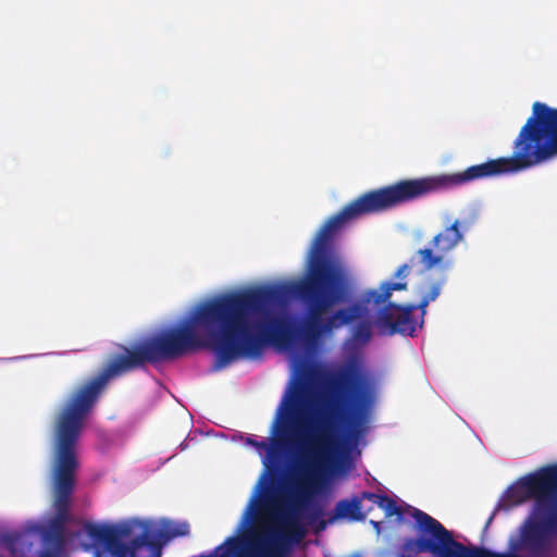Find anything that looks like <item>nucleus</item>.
<instances>
[{"label": "nucleus", "mask_w": 557, "mask_h": 557, "mask_svg": "<svg viewBox=\"0 0 557 557\" xmlns=\"http://www.w3.org/2000/svg\"><path fill=\"white\" fill-rule=\"evenodd\" d=\"M440 190L445 188L433 176L403 180L362 194L330 216L314 237L304 277L292 286L304 308V319L296 332L287 318L274 309L282 298L281 289L265 285L201 302L183 323L152 338L166 360L211 348L219 367L240 358H259L269 345L289 348L299 342L308 350L315 349L324 336L355 321L358 323L352 330L354 341L367 344L372 336L369 306L385 304L393 292L407 289V282H383L379 289H367L358 300L335 310L347 301L350 281L342 260L332 251V240L351 220Z\"/></svg>", "instance_id": "f257e3e1"}, {"label": "nucleus", "mask_w": 557, "mask_h": 557, "mask_svg": "<svg viewBox=\"0 0 557 557\" xmlns=\"http://www.w3.org/2000/svg\"><path fill=\"white\" fill-rule=\"evenodd\" d=\"M329 388L330 399L315 432L300 445L299 476L293 494L276 512L282 529L271 530L240 552V541L231 536L212 552L193 557H287L292 544L304 537L301 511L321 491L330 466L364 434L375 401L371 382L356 367L338 370L329 381Z\"/></svg>", "instance_id": "f03ea898"}, {"label": "nucleus", "mask_w": 557, "mask_h": 557, "mask_svg": "<svg viewBox=\"0 0 557 557\" xmlns=\"http://www.w3.org/2000/svg\"><path fill=\"white\" fill-rule=\"evenodd\" d=\"M166 360L154 339L132 346L117 345V351L106 359L98 373L74 385L66 394L53 423V461L51 487L54 516L42 530L46 541H61L66 522L70 520V506L79 467L77 443L87 418L97 407L109 383L147 363Z\"/></svg>", "instance_id": "7ed1b4c3"}, {"label": "nucleus", "mask_w": 557, "mask_h": 557, "mask_svg": "<svg viewBox=\"0 0 557 557\" xmlns=\"http://www.w3.org/2000/svg\"><path fill=\"white\" fill-rule=\"evenodd\" d=\"M555 157H557V108L553 109L536 101L532 106V114L513 140L510 157L492 159L471 165L462 172L433 175V177L448 189L475 180L517 173Z\"/></svg>", "instance_id": "20e7f679"}, {"label": "nucleus", "mask_w": 557, "mask_h": 557, "mask_svg": "<svg viewBox=\"0 0 557 557\" xmlns=\"http://www.w3.org/2000/svg\"><path fill=\"white\" fill-rule=\"evenodd\" d=\"M85 530L95 544L102 545L113 557H161L163 544L188 535L189 524L168 523L157 530L148 522L134 519L114 525L87 523Z\"/></svg>", "instance_id": "39448f33"}, {"label": "nucleus", "mask_w": 557, "mask_h": 557, "mask_svg": "<svg viewBox=\"0 0 557 557\" xmlns=\"http://www.w3.org/2000/svg\"><path fill=\"white\" fill-rule=\"evenodd\" d=\"M528 499H535L539 509L546 511L557 507V463L544 466L508 486L497 508L509 509Z\"/></svg>", "instance_id": "423d86ee"}, {"label": "nucleus", "mask_w": 557, "mask_h": 557, "mask_svg": "<svg viewBox=\"0 0 557 557\" xmlns=\"http://www.w3.org/2000/svg\"><path fill=\"white\" fill-rule=\"evenodd\" d=\"M416 310L417 306L412 304L397 305L388 302L377 312L375 324L383 335L393 336L401 334L413 336L417 322L412 313Z\"/></svg>", "instance_id": "0eeeda50"}, {"label": "nucleus", "mask_w": 557, "mask_h": 557, "mask_svg": "<svg viewBox=\"0 0 557 557\" xmlns=\"http://www.w3.org/2000/svg\"><path fill=\"white\" fill-rule=\"evenodd\" d=\"M298 380L295 383L293 391L284 398L281 407V425L280 433L283 434L286 431L289 420L297 412L298 408L305 403L310 386L317 377V369L314 366L301 361L298 366Z\"/></svg>", "instance_id": "6e6552de"}, {"label": "nucleus", "mask_w": 557, "mask_h": 557, "mask_svg": "<svg viewBox=\"0 0 557 557\" xmlns=\"http://www.w3.org/2000/svg\"><path fill=\"white\" fill-rule=\"evenodd\" d=\"M474 222V216L455 220L432 238L431 246L445 256L465 240V233L472 227Z\"/></svg>", "instance_id": "1a4fd4ad"}, {"label": "nucleus", "mask_w": 557, "mask_h": 557, "mask_svg": "<svg viewBox=\"0 0 557 557\" xmlns=\"http://www.w3.org/2000/svg\"><path fill=\"white\" fill-rule=\"evenodd\" d=\"M545 543V532L541 524L529 522L521 529L520 543L518 541H510L508 554L518 555L520 544L525 548L535 552L543 548Z\"/></svg>", "instance_id": "9d476101"}, {"label": "nucleus", "mask_w": 557, "mask_h": 557, "mask_svg": "<svg viewBox=\"0 0 557 557\" xmlns=\"http://www.w3.org/2000/svg\"><path fill=\"white\" fill-rule=\"evenodd\" d=\"M449 262L445 261V256L433 247L421 248L410 258L411 267L419 265L424 271L436 267L446 268Z\"/></svg>", "instance_id": "9b49d317"}, {"label": "nucleus", "mask_w": 557, "mask_h": 557, "mask_svg": "<svg viewBox=\"0 0 557 557\" xmlns=\"http://www.w3.org/2000/svg\"><path fill=\"white\" fill-rule=\"evenodd\" d=\"M246 443L258 449L267 450V456L263 459V463L272 472L271 480L274 482L276 480L275 462L278 457V450L283 446L282 440L280 437L272 438L271 443H269L268 441H257L252 437H247Z\"/></svg>", "instance_id": "f8f14e48"}, {"label": "nucleus", "mask_w": 557, "mask_h": 557, "mask_svg": "<svg viewBox=\"0 0 557 557\" xmlns=\"http://www.w3.org/2000/svg\"><path fill=\"white\" fill-rule=\"evenodd\" d=\"M361 508V499L358 497H354L352 499H341L335 505V515L337 518H348L352 521H361L364 519Z\"/></svg>", "instance_id": "ddd939ff"}, {"label": "nucleus", "mask_w": 557, "mask_h": 557, "mask_svg": "<svg viewBox=\"0 0 557 557\" xmlns=\"http://www.w3.org/2000/svg\"><path fill=\"white\" fill-rule=\"evenodd\" d=\"M1 543L10 553L11 557H25V552L21 545V535L17 533H5L1 536Z\"/></svg>", "instance_id": "4468645a"}, {"label": "nucleus", "mask_w": 557, "mask_h": 557, "mask_svg": "<svg viewBox=\"0 0 557 557\" xmlns=\"http://www.w3.org/2000/svg\"><path fill=\"white\" fill-rule=\"evenodd\" d=\"M377 506L384 510L386 518L396 516L400 520L404 516L403 507L398 506L397 503L387 495H384L381 500L377 502Z\"/></svg>", "instance_id": "2eb2a0df"}, {"label": "nucleus", "mask_w": 557, "mask_h": 557, "mask_svg": "<svg viewBox=\"0 0 557 557\" xmlns=\"http://www.w3.org/2000/svg\"><path fill=\"white\" fill-rule=\"evenodd\" d=\"M444 281L435 282L431 285L429 292L422 297L421 301L417 306V309L421 310L422 317L425 314V309L431 301H434L441 294Z\"/></svg>", "instance_id": "dca6fc26"}, {"label": "nucleus", "mask_w": 557, "mask_h": 557, "mask_svg": "<svg viewBox=\"0 0 557 557\" xmlns=\"http://www.w3.org/2000/svg\"><path fill=\"white\" fill-rule=\"evenodd\" d=\"M270 490H271L270 486H264L263 487V497L257 504V510L262 509V508H264L268 505V503L270 500V497H269Z\"/></svg>", "instance_id": "f3484780"}, {"label": "nucleus", "mask_w": 557, "mask_h": 557, "mask_svg": "<svg viewBox=\"0 0 557 557\" xmlns=\"http://www.w3.org/2000/svg\"><path fill=\"white\" fill-rule=\"evenodd\" d=\"M410 267H411L410 262L400 265L397 269V271L395 272L394 276L397 277V278H405L408 275V273H409Z\"/></svg>", "instance_id": "a211bd4d"}, {"label": "nucleus", "mask_w": 557, "mask_h": 557, "mask_svg": "<svg viewBox=\"0 0 557 557\" xmlns=\"http://www.w3.org/2000/svg\"><path fill=\"white\" fill-rule=\"evenodd\" d=\"M383 496L384 495H380V494H375V493H371V492H364L362 494V498L371 500V502L375 503L376 505H377V502H380Z\"/></svg>", "instance_id": "6ab92c4d"}, {"label": "nucleus", "mask_w": 557, "mask_h": 557, "mask_svg": "<svg viewBox=\"0 0 557 557\" xmlns=\"http://www.w3.org/2000/svg\"><path fill=\"white\" fill-rule=\"evenodd\" d=\"M40 557H60V556H58L54 552L46 550V552L41 553Z\"/></svg>", "instance_id": "aec40b11"}, {"label": "nucleus", "mask_w": 557, "mask_h": 557, "mask_svg": "<svg viewBox=\"0 0 557 557\" xmlns=\"http://www.w3.org/2000/svg\"><path fill=\"white\" fill-rule=\"evenodd\" d=\"M371 524L376 530V532H380V530H381V522L371 520Z\"/></svg>", "instance_id": "412c9836"}]
</instances>
